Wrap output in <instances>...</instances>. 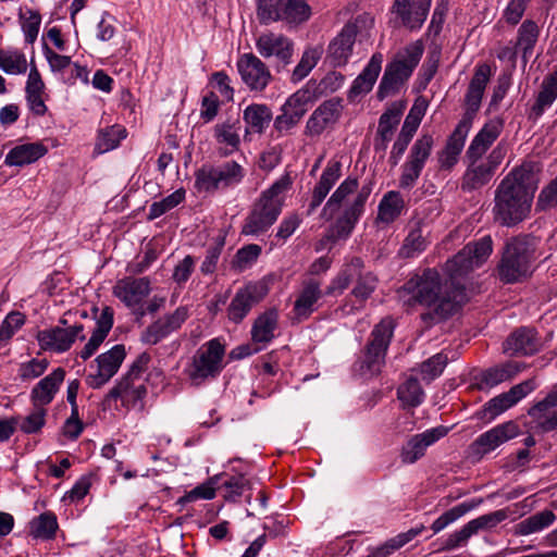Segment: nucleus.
I'll use <instances>...</instances> for the list:
<instances>
[{
	"label": "nucleus",
	"mask_w": 557,
	"mask_h": 557,
	"mask_svg": "<svg viewBox=\"0 0 557 557\" xmlns=\"http://www.w3.org/2000/svg\"><path fill=\"white\" fill-rule=\"evenodd\" d=\"M342 111V99L332 98L323 101L309 116L306 124V134L311 137L321 135L336 124Z\"/></svg>",
	"instance_id": "nucleus-22"
},
{
	"label": "nucleus",
	"mask_w": 557,
	"mask_h": 557,
	"mask_svg": "<svg viewBox=\"0 0 557 557\" xmlns=\"http://www.w3.org/2000/svg\"><path fill=\"white\" fill-rule=\"evenodd\" d=\"M541 28L533 20H524L517 32L516 47L520 51L524 64L534 53Z\"/></svg>",
	"instance_id": "nucleus-35"
},
{
	"label": "nucleus",
	"mask_w": 557,
	"mask_h": 557,
	"mask_svg": "<svg viewBox=\"0 0 557 557\" xmlns=\"http://www.w3.org/2000/svg\"><path fill=\"white\" fill-rule=\"evenodd\" d=\"M556 519L552 510H543L537 512L518 524V534L530 535L542 531L543 529L552 525Z\"/></svg>",
	"instance_id": "nucleus-51"
},
{
	"label": "nucleus",
	"mask_w": 557,
	"mask_h": 557,
	"mask_svg": "<svg viewBox=\"0 0 557 557\" xmlns=\"http://www.w3.org/2000/svg\"><path fill=\"white\" fill-rule=\"evenodd\" d=\"M65 325L62 319L59 325L38 331L36 338L40 348L60 354L67 351L77 339H85L82 324Z\"/></svg>",
	"instance_id": "nucleus-14"
},
{
	"label": "nucleus",
	"mask_w": 557,
	"mask_h": 557,
	"mask_svg": "<svg viewBox=\"0 0 557 557\" xmlns=\"http://www.w3.org/2000/svg\"><path fill=\"white\" fill-rule=\"evenodd\" d=\"M447 362L448 356L444 351H441L423 361L420 366L422 380L430 383L438 377L443 373Z\"/></svg>",
	"instance_id": "nucleus-57"
},
{
	"label": "nucleus",
	"mask_w": 557,
	"mask_h": 557,
	"mask_svg": "<svg viewBox=\"0 0 557 557\" xmlns=\"http://www.w3.org/2000/svg\"><path fill=\"white\" fill-rule=\"evenodd\" d=\"M256 49L264 59L274 58L275 70L280 73L292 63L295 44L283 34L265 32L256 39Z\"/></svg>",
	"instance_id": "nucleus-13"
},
{
	"label": "nucleus",
	"mask_w": 557,
	"mask_h": 557,
	"mask_svg": "<svg viewBox=\"0 0 557 557\" xmlns=\"http://www.w3.org/2000/svg\"><path fill=\"white\" fill-rule=\"evenodd\" d=\"M492 69L487 63H480L475 66L473 76L465 95L466 114L462 119L472 120L479 111L484 90L491 79Z\"/></svg>",
	"instance_id": "nucleus-25"
},
{
	"label": "nucleus",
	"mask_w": 557,
	"mask_h": 557,
	"mask_svg": "<svg viewBox=\"0 0 557 557\" xmlns=\"http://www.w3.org/2000/svg\"><path fill=\"white\" fill-rule=\"evenodd\" d=\"M428 242L422 234L420 222L414 223L400 249V255L405 258H412L426 248Z\"/></svg>",
	"instance_id": "nucleus-56"
},
{
	"label": "nucleus",
	"mask_w": 557,
	"mask_h": 557,
	"mask_svg": "<svg viewBox=\"0 0 557 557\" xmlns=\"http://www.w3.org/2000/svg\"><path fill=\"white\" fill-rule=\"evenodd\" d=\"M222 486L225 490V499L236 502L247 490H250V482L245 475L238 474L230 476Z\"/></svg>",
	"instance_id": "nucleus-60"
},
{
	"label": "nucleus",
	"mask_w": 557,
	"mask_h": 557,
	"mask_svg": "<svg viewBox=\"0 0 557 557\" xmlns=\"http://www.w3.org/2000/svg\"><path fill=\"white\" fill-rule=\"evenodd\" d=\"M394 10L403 25L413 30L421 28L430 7H424L420 0H395Z\"/></svg>",
	"instance_id": "nucleus-33"
},
{
	"label": "nucleus",
	"mask_w": 557,
	"mask_h": 557,
	"mask_svg": "<svg viewBox=\"0 0 557 557\" xmlns=\"http://www.w3.org/2000/svg\"><path fill=\"white\" fill-rule=\"evenodd\" d=\"M240 125L238 121L227 120L222 123H218L213 127V137L218 143L219 153L222 157H227L239 149Z\"/></svg>",
	"instance_id": "nucleus-32"
},
{
	"label": "nucleus",
	"mask_w": 557,
	"mask_h": 557,
	"mask_svg": "<svg viewBox=\"0 0 557 557\" xmlns=\"http://www.w3.org/2000/svg\"><path fill=\"white\" fill-rule=\"evenodd\" d=\"M470 128L469 119H462L457 124L445 147L437 153V162L442 170H451L457 164Z\"/></svg>",
	"instance_id": "nucleus-24"
},
{
	"label": "nucleus",
	"mask_w": 557,
	"mask_h": 557,
	"mask_svg": "<svg viewBox=\"0 0 557 557\" xmlns=\"http://www.w3.org/2000/svg\"><path fill=\"white\" fill-rule=\"evenodd\" d=\"M245 176L244 166L233 160L219 165L205 164L195 173V188L198 193L212 194L239 185Z\"/></svg>",
	"instance_id": "nucleus-7"
},
{
	"label": "nucleus",
	"mask_w": 557,
	"mask_h": 557,
	"mask_svg": "<svg viewBox=\"0 0 557 557\" xmlns=\"http://www.w3.org/2000/svg\"><path fill=\"white\" fill-rule=\"evenodd\" d=\"M311 95L308 89H299L289 96L281 108V114L274 120V128L286 133L295 127L308 111Z\"/></svg>",
	"instance_id": "nucleus-20"
},
{
	"label": "nucleus",
	"mask_w": 557,
	"mask_h": 557,
	"mask_svg": "<svg viewBox=\"0 0 557 557\" xmlns=\"http://www.w3.org/2000/svg\"><path fill=\"white\" fill-rule=\"evenodd\" d=\"M398 399L405 407H418L424 400L425 394L417 377L410 376L397 389Z\"/></svg>",
	"instance_id": "nucleus-49"
},
{
	"label": "nucleus",
	"mask_w": 557,
	"mask_h": 557,
	"mask_svg": "<svg viewBox=\"0 0 557 557\" xmlns=\"http://www.w3.org/2000/svg\"><path fill=\"white\" fill-rule=\"evenodd\" d=\"M18 20L24 34L25 42L34 44L38 37L41 24V15L33 9L21 10Z\"/></svg>",
	"instance_id": "nucleus-53"
},
{
	"label": "nucleus",
	"mask_w": 557,
	"mask_h": 557,
	"mask_svg": "<svg viewBox=\"0 0 557 557\" xmlns=\"http://www.w3.org/2000/svg\"><path fill=\"white\" fill-rule=\"evenodd\" d=\"M65 377V371L62 368L54 369L47 376L41 379L30 392L33 406L46 408L54 398Z\"/></svg>",
	"instance_id": "nucleus-29"
},
{
	"label": "nucleus",
	"mask_w": 557,
	"mask_h": 557,
	"mask_svg": "<svg viewBox=\"0 0 557 557\" xmlns=\"http://www.w3.org/2000/svg\"><path fill=\"white\" fill-rule=\"evenodd\" d=\"M447 433L448 429L441 425L411 436L401 448V462L407 465L414 463L424 456L429 446L443 438Z\"/></svg>",
	"instance_id": "nucleus-23"
},
{
	"label": "nucleus",
	"mask_w": 557,
	"mask_h": 557,
	"mask_svg": "<svg viewBox=\"0 0 557 557\" xmlns=\"http://www.w3.org/2000/svg\"><path fill=\"white\" fill-rule=\"evenodd\" d=\"M292 184L290 175L285 173L261 193L245 219L242 227L243 235L258 237L268 232L281 214L285 195Z\"/></svg>",
	"instance_id": "nucleus-4"
},
{
	"label": "nucleus",
	"mask_w": 557,
	"mask_h": 557,
	"mask_svg": "<svg viewBox=\"0 0 557 557\" xmlns=\"http://www.w3.org/2000/svg\"><path fill=\"white\" fill-rule=\"evenodd\" d=\"M424 51L423 44L417 40L396 53L391 63L386 65L377 88V98L384 99L398 92L400 87L412 75Z\"/></svg>",
	"instance_id": "nucleus-6"
},
{
	"label": "nucleus",
	"mask_w": 557,
	"mask_h": 557,
	"mask_svg": "<svg viewBox=\"0 0 557 557\" xmlns=\"http://www.w3.org/2000/svg\"><path fill=\"white\" fill-rule=\"evenodd\" d=\"M224 346L213 338L202 345L193 357L187 370L188 377L195 385H200L208 379H213L222 371Z\"/></svg>",
	"instance_id": "nucleus-10"
},
{
	"label": "nucleus",
	"mask_w": 557,
	"mask_h": 557,
	"mask_svg": "<svg viewBox=\"0 0 557 557\" xmlns=\"http://www.w3.org/2000/svg\"><path fill=\"white\" fill-rule=\"evenodd\" d=\"M356 37L352 26H344L330 41L326 58L333 66H344L352 54Z\"/></svg>",
	"instance_id": "nucleus-28"
},
{
	"label": "nucleus",
	"mask_w": 557,
	"mask_h": 557,
	"mask_svg": "<svg viewBox=\"0 0 557 557\" xmlns=\"http://www.w3.org/2000/svg\"><path fill=\"white\" fill-rule=\"evenodd\" d=\"M215 496V488L211 482L202 483L182 497L176 502L177 505L184 506L188 503L196 502L198 499H212Z\"/></svg>",
	"instance_id": "nucleus-62"
},
{
	"label": "nucleus",
	"mask_w": 557,
	"mask_h": 557,
	"mask_svg": "<svg viewBox=\"0 0 557 557\" xmlns=\"http://www.w3.org/2000/svg\"><path fill=\"white\" fill-rule=\"evenodd\" d=\"M511 407L512 406L509 403L507 396L505 393H503L485 403L484 406L476 411L475 416L478 419L483 420L484 422H492L494 419H496Z\"/></svg>",
	"instance_id": "nucleus-55"
},
{
	"label": "nucleus",
	"mask_w": 557,
	"mask_h": 557,
	"mask_svg": "<svg viewBox=\"0 0 557 557\" xmlns=\"http://www.w3.org/2000/svg\"><path fill=\"white\" fill-rule=\"evenodd\" d=\"M312 14L307 0H285L282 22L294 27L306 23Z\"/></svg>",
	"instance_id": "nucleus-43"
},
{
	"label": "nucleus",
	"mask_w": 557,
	"mask_h": 557,
	"mask_svg": "<svg viewBox=\"0 0 557 557\" xmlns=\"http://www.w3.org/2000/svg\"><path fill=\"white\" fill-rule=\"evenodd\" d=\"M434 146V138L431 134H422L411 146L407 160L401 165L399 187L411 189L431 156Z\"/></svg>",
	"instance_id": "nucleus-11"
},
{
	"label": "nucleus",
	"mask_w": 557,
	"mask_h": 557,
	"mask_svg": "<svg viewBox=\"0 0 557 557\" xmlns=\"http://www.w3.org/2000/svg\"><path fill=\"white\" fill-rule=\"evenodd\" d=\"M395 322L391 317L383 318L372 330L360 369L363 374L380 373L385 363V356L394 335Z\"/></svg>",
	"instance_id": "nucleus-8"
},
{
	"label": "nucleus",
	"mask_w": 557,
	"mask_h": 557,
	"mask_svg": "<svg viewBox=\"0 0 557 557\" xmlns=\"http://www.w3.org/2000/svg\"><path fill=\"white\" fill-rule=\"evenodd\" d=\"M493 174L483 162H469L462 177L461 188L463 190L479 189L491 181Z\"/></svg>",
	"instance_id": "nucleus-44"
},
{
	"label": "nucleus",
	"mask_w": 557,
	"mask_h": 557,
	"mask_svg": "<svg viewBox=\"0 0 557 557\" xmlns=\"http://www.w3.org/2000/svg\"><path fill=\"white\" fill-rule=\"evenodd\" d=\"M325 290L321 289V282L315 278H308L302 282L299 295L294 304V312L298 319H308L317 310V302Z\"/></svg>",
	"instance_id": "nucleus-30"
},
{
	"label": "nucleus",
	"mask_w": 557,
	"mask_h": 557,
	"mask_svg": "<svg viewBox=\"0 0 557 557\" xmlns=\"http://www.w3.org/2000/svg\"><path fill=\"white\" fill-rule=\"evenodd\" d=\"M0 70L9 75L25 74L27 71L25 54L17 49L0 48Z\"/></svg>",
	"instance_id": "nucleus-48"
},
{
	"label": "nucleus",
	"mask_w": 557,
	"mask_h": 557,
	"mask_svg": "<svg viewBox=\"0 0 557 557\" xmlns=\"http://www.w3.org/2000/svg\"><path fill=\"white\" fill-rule=\"evenodd\" d=\"M521 371L517 362L508 361L483 370L478 376L481 388H492L503 382L511 380Z\"/></svg>",
	"instance_id": "nucleus-36"
},
{
	"label": "nucleus",
	"mask_w": 557,
	"mask_h": 557,
	"mask_svg": "<svg viewBox=\"0 0 557 557\" xmlns=\"http://www.w3.org/2000/svg\"><path fill=\"white\" fill-rule=\"evenodd\" d=\"M492 244L491 236L467 244L446 262L445 271L449 281L444 284L434 269L413 275L397 289L398 300L407 308L417 305L432 307V311L421 314V319L429 325L448 319L467 300L465 286L459 278L487 260L493 250Z\"/></svg>",
	"instance_id": "nucleus-1"
},
{
	"label": "nucleus",
	"mask_w": 557,
	"mask_h": 557,
	"mask_svg": "<svg viewBox=\"0 0 557 557\" xmlns=\"http://www.w3.org/2000/svg\"><path fill=\"white\" fill-rule=\"evenodd\" d=\"M285 0H256L257 17L262 25L282 22Z\"/></svg>",
	"instance_id": "nucleus-52"
},
{
	"label": "nucleus",
	"mask_w": 557,
	"mask_h": 557,
	"mask_svg": "<svg viewBox=\"0 0 557 557\" xmlns=\"http://www.w3.org/2000/svg\"><path fill=\"white\" fill-rule=\"evenodd\" d=\"M401 109L392 107L387 109L379 120L377 138L375 140V150L385 151L388 143L392 140L394 132L400 122Z\"/></svg>",
	"instance_id": "nucleus-37"
},
{
	"label": "nucleus",
	"mask_w": 557,
	"mask_h": 557,
	"mask_svg": "<svg viewBox=\"0 0 557 557\" xmlns=\"http://www.w3.org/2000/svg\"><path fill=\"white\" fill-rule=\"evenodd\" d=\"M532 248L523 238H513L507 243L499 264V276L505 283H515L530 273Z\"/></svg>",
	"instance_id": "nucleus-9"
},
{
	"label": "nucleus",
	"mask_w": 557,
	"mask_h": 557,
	"mask_svg": "<svg viewBox=\"0 0 557 557\" xmlns=\"http://www.w3.org/2000/svg\"><path fill=\"white\" fill-rule=\"evenodd\" d=\"M370 194L371 188L369 186H362L358 189L356 177L349 176L339 184L322 210V215L326 216L330 212L327 219H331L337 210L343 209L330 230L332 240L346 239L350 236L364 212Z\"/></svg>",
	"instance_id": "nucleus-3"
},
{
	"label": "nucleus",
	"mask_w": 557,
	"mask_h": 557,
	"mask_svg": "<svg viewBox=\"0 0 557 557\" xmlns=\"http://www.w3.org/2000/svg\"><path fill=\"white\" fill-rule=\"evenodd\" d=\"M557 98V76L549 75L543 83L541 90L532 106V115L539 117L543 112L549 108Z\"/></svg>",
	"instance_id": "nucleus-46"
},
{
	"label": "nucleus",
	"mask_w": 557,
	"mask_h": 557,
	"mask_svg": "<svg viewBox=\"0 0 557 557\" xmlns=\"http://www.w3.org/2000/svg\"><path fill=\"white\" fill-rule=\"evenodd\" d=\"M520 434L519 425L515 421H507L495 425L480 434L469 446L470 456L480 460L500 445L517 437Z\"/></svg>",
	"instance_id": "nucleus-16"
},
{
	"label": "nucleus",
	"mask_w": 557,
	"mask_h": 557,
	"mask_svg": "<svg viewBox=\"0 0 557 557\" xmlns=\"http://www.w3.org/2000/svg\"><path fill=\"white\" fill-rule=\"evenodd\" d=\"M24 323L25 317L21 312L9 313L0 325V346L7 344Z\"/></svg>",
	"instance_id": "nucleus-59"
},
{
	"label": "nucleus",
	"mask_w": 557,
	"mask_h": 557,
	"mask_svg": "<svg viewBox=\"0 0 557 557\" xmlns=\"http://www.w3.org/2000/svg\"><path fill=\"white\" fill-rule=\"evenodd\" d=\"M47 368L48 361L46 359H32L20 366L18 375L22 381H32L42 375Z\"/></svg>",
	"instance_id": "nucleus-63"
},
{
	"label": "nucleus",
	"mask_w": 557,
	"mask_h": 557,
	"mask_svg": "<svg viewBox=\"0 0 557 557\" xmlns=\"http://www.w3.org/2000/svg\"><path fill=\"white\" fill-rule=\"evenodd\" d=\"M236 67L242 82L250 91H263L273 79L269 66L252 52L239 55Z\"/></svg>",
	"instance_id": "nucleus-17"
},
{
	"label": "nucleus",
	"mask_w": 557,
	"mask_h": 557,
	"mask_svg": "<svg viewBox=\"0 0 557 557\" xmlns=\"http://www.w3.org/2000/svg\"><path fill=\"white\" fill-rule=\"evenodd\" d=\"M537 184L539 176L532 163L524 162L512 169L495 190V221L504 226H515L522 222L531 211Z\"/></svg>",
	"instance_id": "nucleus-2"
},
{
	"label": "nucleus",
	"mask_w": 557,
	"mask_h": 557,
	"mask_svg": "<svg viewBox=\"0 0 557 557\" xmlns=\"http://www.w3.org/2000/svg\"><path fill=\"white\" fill-rule=\"evenodd\" d=\"M46 414V408L33 406L30 413L26 416L23 422L20 424L21 431L26 434L37 433L45 425Z\"/></svg>",
	"instance_id": "nucleus-61"
},
{
	"label": "nucleus",
	"mask_w": 557,
	"mask_h": 557,
	"mask_svg": "<svg viewBox=\"0 0 557 557\" xmlns=\"http://www.w3.org/2000/svg\"><path fill=\"white\" fill-rule=\"evenodd\" d=\"M46 153L47 148L40 143L23 144L8 152L4 163L9 166H23L37 161Z\"/></svg>",
	"instance_id": "nucleus-38"
},
{
	"label": "nucleus",
	"mask_w": 557,
	"mask_h": 557,
	"mask_svg": "<svg viewBox=\"0 0 557 557\" xmlns=\"http://www.w3.org/2000/svg\"><path fill=\"white\" fill-rule=\"evenodd\" d=\"M323 54L322 46H308L302 51L301 58L290 73V82L297 84L305 79L317 66Z\"/></svg>",
	"instance_id": "nucleus-42"
},
{
	"label": "nucleus",
	"mask_w": 557,
	"mask_h": 557,
	"mask_svg": "<svg viewBox=\"0 0 557 557\" xmlns=\"http://www.w3.org/2000/svg\"><path fill=\"white\" fill-rule=\"evenodd\" d=\"M267 293L268 288L262 283H249L237 289L227 307L228 320L235 324L240 323Z\"/></svg>",
	"instance_id": "nucleus-19"
},
{
	"label": "nucleus",
	"mask_w": 557,
	"mask_h": 557,
	"mask_svg": "<svg viewBox=\"0 0 557 557\" xmlns=\"http://www.w3.org/2000/svg\"><path fill=\"white\" fill-rule=\"evenodd\" d=\"M150 280L148 277L135 278L127 276L119 280L113 286V295L126 307L139 306L150 294Z\"/></svg>",
	"instance_id": "nucleus-26"
},
{
	"label": "nucleus",
	"mask_w": 557,
	"mask_h": 557,
	"mask_svg": "<svg viewBox=\"0 0 557 557\" xmlns=\"http://www.w3.org/2000/svg\"><path fill=\"white\" fill-rule=\"evenodd\" d=\"M557 407V387L549 392L544 399L536 403L532 406L528 414L533 419V421L539 418H543L545 414L549 413L553 408Z\"/></svg>",
	"instance_id": "nucleus-64"
},
{
	"label": "nucleus",
	"mask_w": 557,
	"mask_h": 557,
	"mask_svg": "<svg viewBox=\"0 0 557 557\" xmlns=\"http://www.w3.org/2000/svg\"><path fill=\"white\" fill-rule=\"evenodd\" d=\"M341 176L342 163L338 160H330L312 190L311 200L307 209V215H311L318 207L321 206Z\"/></svg>",
	"instance_id": "nucleus-27"
},
{
	"label": "nucleus",
	"mask_w": 557,
	"mask_h": 557,
	"mask_svg": "<svg viewBox=\"0 0 557 557\" xmlns=\"http://www.w3.org/2000/svg\"><path fill=\"white\" fill-rule=\"evenodd\" d=\"M185 198V190L177 189L160 201H154L149 208V220H154L180 205Z\"/></svg>",
	"instance_id": "nucleus-58"
},
{
	"label": "nucleus",
	"mask_w": 557,
	"mask_h": 557,
	"mask_svg": "<svg viewBox=\"0 0 557 557\" xmlns=\"http://www.w3.org/2000/svg\"><path fill=\"white\" fill-rule=\"evenodd\" d=\"M147 388L144 379H135L123 375L117 383L109 391L106 401L121 399L122 406L127 409L141 411L145 407Z\"/></svg>",
	"instance_id": "nucleus-18"
},
{
	"label": "nucleus",
	"mask_w": 557,
	"mask_h": 557,
	"mask_svg": "<svg viewBox=\"0 0 557 557\" xmlns=\"http://www.w3.org/2000/svg\"><path fill=\"white\" fill-rule=\"evenodd\" d=\"M424 529V525L420 524L414 528H411L406 532L399 533L396 536L389 539L384 544L377 547L370 548L368 555H366L364 557H388L395 550L401 548L407 543L412 541L416 536L420 535Z\"/></svg>",
	"instance_id": "nucleus-40"
},
{
	"label": "nucleus",
	"mask_w": 557,
	"mask_h": 557,
	"mask_svg": "<svg viewBox=\"0 0 557 557\" xmlns=\"http://www.w3.org/2000/svg\"><path fill=\"white\" fill-rule=\"evenodd\" d=\"M125 357L126 350L122 344L100 354L89 366L90 372L86 375V384L94 389L106 385L117 373Z\"/></svg>",
	"instance_id": "nucleus-12"
},
{
	"label": "nucleus",
	"mask_w": 557,
	"mask_h": 557,
	"mask_svg": "<svg viewBox=\"0 0 557 557\" xmlns=\"http://www.w3.org/2000/svg\"><path fill=\"white\" fill-rule=\"evenodd\" d=\"M351 283H355L350 296L355 297L359 307L344 304L341 308L344 313H354L363 307L377 286V277L370 271H364V263L361 258L352 257L346 262L339 272L331 280L325 288V295L339 296Z\"/></svg>",
	"instance_id": "nucleus-5"
},
{
	"label": "nucleus",
	"mask_w": 557,
	"mask_h": 557,
	"mask_svg": "<svg viewBox=\"0 0 557 557\" xmlns=\"http://www.w3.org/2000/svg\"><path fill=\"white\" fill-rule=\"evenodd\" d=\"M507 517V510L499 509L472 519L467 522L460 530L450 533L445 540L441 549L453 550L466 546L471 536L478 534L480 531L494 529L497 524L506 520Z\"/></svg>",
	"instance_id": "nucleus-15"
},
{
	"label": "nucleus",
	"mask_w": 557,
	"mask_h": 557,
	"mask_svg": "<svg viewBox=\"0 0 557 557\" xmlns=\"http://www.w3.org/2000/svg\"><path fill=\"white\" fill-rule=\"evenodd\" d=\"M272 117V111L267 104H249L243 112V120L246 123V134H262L270 125Z\"/></svg>",
	"instance_id": "nucleus-39"
},
{
	"label": "nucleus",
	"mask_w": 557,
	"mask_h": 557,
	"mask_svg": "<svg viewBox=\"0 0 557 557\" xmlns=\"http://www.w3.org/2000/svg\"><path fill=\"white\" fill-rule=\"evenodd\" d=\"M188 318V309L186 307H178L173 313L166 314L152 324H150L141 333V342L147 345H156L173 332L181 329Z\"/></svg>",
	"instance_id": "nucleus-21"
},
{
	"label": "nucleus",
	"mask_w": 557,
	"mask_h": 557,
	"mask_svg": "<svg viewBox=\"0 0 557 557\" xmlns=\"http://www.w3.org/2000/svg\"><path fill=\"white\" fill-rule=\"evenodd\" d=\"M483 503L482 498L471 499L469 502H463L449 510L445 511L443 515H441L431 525V529L434 534L441 532L446 527H448L450 523L455 522L469 511L475 509L478 506H480Z\"/></svg>",
	"instance_id": "nucleus-45"
},
{
	"label": "nucleus",
	"mask_w": 557,
	"mask_h": 557,
	"mask_svg": "<svg viewBox=\"0 0 557 557\" xmlns=\"http://www.w3.org/2000/svg\"><path fill=\"white\" fill-rule=\"evenodd\" d=\"M382 63L383 55L374 53L362 72L355 78L349 90L350 97L366 95L372 90L381 72Z\"/></svg>",
	"instance_id": "nucleus-34"
},
{
	"label": "nucleus",
	"mask_w": 557,
	"mask_h": 557,
	"mask_svg": "<svg viewBox=\"0 0 557 557\" xmlns=\"http://www.w3.org/2000/svg\"><path fill=\"white\" fill-rule=\"evenodd\" d=\"M58 521L54 513L47 511L29 522V534L34 539L51 540L55 536Z\"/></svg>",
	"instance_id": "nucleus-47"
},
{
	"label": "nucleus",
	"mask_w": 557,
	"mask_h": 557,
	"mask_svg": "<svg viewBox=\"0 0 557 557\" xmlns=\"http://www.w3.org/2000/svg\"><path fill=\"white\" fill-rule=\"evenodd\" d=\"M404 199L397 191H388L379 205L377 218L381 222L392 223L401 213Z\"/></svg>",
	"instance_id": "nucleus-50"
},
{
	"label": "nucleus",
	"mask_w": 557,
	"mask_h": 557,
	"mask_svg": "<svg viewBox=\"0 0 557 557\" xmlns=\"http://www.w3.org/2000/svg\"><path fill=\"white\" fill-rule=\"evenodd\" d=\"M541 343L534 329L523 326L512 332L504 344L509 355H532L540 349Z\"/></svg>",
	"instance_id": "nucleus-31"
},
{
	"label": "nucleus",
	"mask_w": 557,
	"mask_h": 557,
	"mask_svg": "<svg viewBox=\"0 0 557 557\" xmlns=\"http://www.w3.org/2000/svg\"><path fill=\"white\" fill-rule=\"evenodd\" d=\"M126 137V129L121 125H113L101 129L98 134L96 150L99 153L108 152L116 148L120 141Z\"/></svg>",
	"instance_id": "nucleus-54"
},
{
	"label": "nucleus",
	"mask_w": 557,
	"mask_h": 557,
	"mask_svg": "<svg viewBox=\"0 0 557 557\" xmlns=\"http://www.w3.org/2000/svg\"><path fill=\"white\" fill-rule=\"evenodd\" d=\"M278 314L274 309L260 314L251 329V339L256 344H268L274 338V331L277 326Z\"/></svg>",
	"instance_id": "nucleus-41"
}]
</instances>
